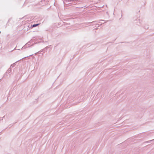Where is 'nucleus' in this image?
I'll return each mask as SVG.
<instances>
[{
  "label": "nucleus",
  "instance_id": "obj_1",
  "mask_svg": "<svg viewBox=\"0 0 154 154\" xmlns=\"http://www.w3.org/2000/svg\"><path fill=\"white\" fill-rule=\"evenodd\" d=\"M44 54H45V53H42L41 52H38L37 53H35V54H32V55H29L28 56L25 57H24V58H28L29 57H30V56L32 57H38V58H40V57L41 58V57H44Z\"/></svg>",
  "mask_w": 154,
  "mask_h": 154
},
{
  "label": "nucleus",
  "instance_id": "obj_2",
  "mask_svg": "<svg viewBox=\"0 0 154 154\" xmlns=\"http://www.w3.org/2000/svg\"><path fill=\"white\" fill-rule=\"evenodd\" d=\"M83 0H70V1H76V2H78L79 3H81Z\"/></svg>",
  "mask_w": 154,
  "mask_h": 154
},
{
  "label": "nucleus",
  "instance_id": "obj_3",
  "mask_svg": "<svg viewBox=\"0 0 154 154\" xmlns=\"http://www.w3.org/2000/svg\"><path fill=\"white\" fill-rule=\"evenodd\" d=\"M72 2H74V5H76L78 4H80V3H79L78 2H76V1H73Z\"/></svg>",
  "mask_w": 154,
  "mask_h": 154
},
{
  "label": "nucleus",
  "instance_id": "obj_4",
  "mask_svg": "<svg viewBox=\"0 0 154 154\" xmlns=\"http://www.w3.org/2000/svg\"><path fill=\"white\" fill-rule=\"evenodd\" d=\"M30 42H29L28 43H27L25 45L26 47H27V45H29L28 47H29V46H30L31 45H30Z\"/></svg>",
  "mask_w": 154,
  "mask_h": 154
},
{
  "label": "nucleus",
  "instance_id": "obj_5",
  "mask_svg": "<svg viewBox=\"0 0 154 154\" xmlns=\"http://www.w3.org/2000/svg\"><path fill=\"white\" fill-rule=\"evenodd\" d=\"M39 24H33L32 25V27H36L37 26H38V25H39Z\"/></svg>",
  "mask_w": 154,
  "mask_h": 154
},
{
  "label": "nucleus",
  "instance_id": "obj_6",
  "mask_svg": "<svg viewBox=\"0 0 154 154\" xmlns=\"http://www.w3.org/2000/svg\"><path fill=\"white\" fill-rule=\"evenodd\" d=\"M15 63H13V64H12L11 66V67H13L14 66H15Z\"/></svg>",
  "mask_w": 154,
  "mask_h": 154
},
{
  "label": "nucleus",
  "instance_id": "obj_7",
  "mask_svg": "<svg viewBox=\"0 0 154 154\" xmlns=\"http://www.w3.org/2000/svg\"><path fill=\"white\" fill-rule=\"evenodd\" d=\"M152 140H150V141H147L146 142V143H150V142L151 141H152Z\"/></svg>",
  "mask_w": 154,
  "mask_h": 154
},
{
  "label": "nucleus",
  "instance_id": "obj_8",
  "mask_svg": "<svg viewBox=\"0 0 154 154\" xmlns=\"http://www.w3.org/2000/svg\"><path fill=\"white\" fill-rule=\"evenodd\" d=\"M42 1H45V0H42Z\"/></svg>",
  "mask_w": 154,
  "mask_h": 154
},
{
  "label": "nucleus",
  "instance_id": "obj_9",
  "mask_svg": "<svg viewBox=\"0 0 154 154\" xmlns=\"http://www.w3.org/2000/svg\"><path fill=\"white\" fill-rule=\"evenodd\" d=\"M8 71H9V69L8 70Z\"/></svg>",
  "mask_w": 154,
  "mask_h": 154
},
{
  "label": "nucleus",
  "instance_id": "obj_10",
  "mask_svg": "<svg viewBox=\"0 0 154 154\" xmlns=\"http://www.w3.org/2000/svg\"><path fill=\"white\" fill-rule=\"evenodd\" d=\"M21 59V60H18V61H19V60H20Z\"/></svg>",
  "mask_w": 154,
  "mask_h": 154
},
{
  "label": "nucleus",
  "instance_id": "obj_11",
  "mask_svg": "<svg viewBox=\"0 0 154 154\" xmlns=\"http://www.w3.org/2000/svg\"><path fill=\"white\" fill-rule=\"evenodd\" d=\"M1 33V32L0 31V33Z\"/></svg>",
  "mask_w": 154,
  "mask_h": 154
}]
</instances>
